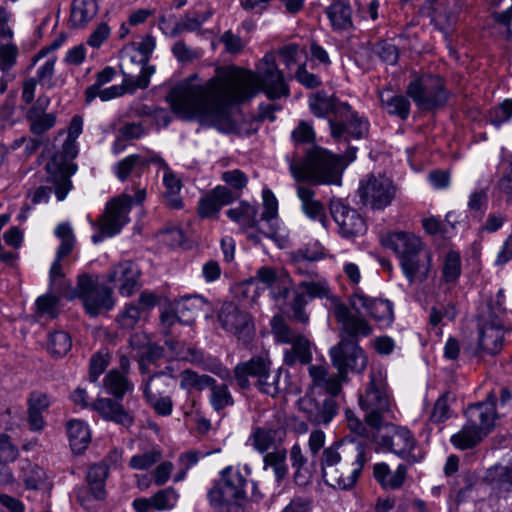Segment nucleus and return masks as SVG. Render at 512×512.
<instances>
[{
    "label": "nucleus",
    "mask_w": 512,
    "mask_h": 512,
    "mask_svg": "<svg viewBox=\"0 0 512 512\" xmlns=\"http://www.w3.org/2000/svg\"><path fill=\"white\" fill-rule=\"evenodd\" d=\"M198 80L197 73L191 74L176 83L166 96L171 110L182 119L218 117L228 106L243 103L259 92L272 101L290 95L283 72L271 53L263 56L256 71L219 66L204 84H196Z\"/></svg>",
    "instance_id": "f257e3e1"
},
{
    "label": "nucleus",
    "mask_w": 512,
    "mask_h": 512,
    "mask_svg": "<svg viewBox=\"0 0 512 512\" xmlns=\"http://www.w3.org/2000/svg\"><path fill=\"white\" fill-rule=\"evenodd\" d=\"M368 445L358 440H340L323 449L320 469L323 481L339 490H350L371 460Z\"/></svg>",
    "instance_id": "f03ea898"
},
{
    "label": "nucleus",
    "mask_w": 512,
    "mask_h": 512,
    "mask_svg": "<svg viewBox=\"0 0 512 512\" xmlns=\"http://www.w3.org/2000/svg\"><path fill=\"white\" fill-rule=\"evenodd\" d=\"M381 244L395 254L410 284L428 279L433 255L418 235L410 231H391L381 237Z\"/></svg>",
    "instance_id": "7ed1b4c3"
},
{
    "label": "nucleus",
    "mask_w": 512,
    "mask_h": 512,
    "mask_svg": "<svg viewBox=\"0 0 512 512\" xmlns=\"http://www.w3.org/2000/svg\"><path fill=\"white\" fill-rule=\"evenodd\" d=\"M289 170L297 182L314 185H340L345 164L340 155L314 145L302 157H287Z\"/></svg>",
    "instance_id": "20e7f679"
},
{
    "label": "nucleus",
    "mask_w": 512,
    "mask_h": 512,
    "mask_svg": "<svg viewBox=\"0 0 512 512\" xmlns=\"http://www.w3.org/2000/svg\"><path fill=\"white\" fill-rule=\"evenodd\" d=\"M59 292L69 300L79 298L91 317L111 310L115 305L111 288L99 283L98 276L93 274L79 275L75 288L67 287Z\"/></svg>",
    "instance_id": "39448f33"
},
{
    "label": "nucleus",
    "mask_w": 512,
    "mask_h": 512,
    "mask_svg": "<svg viewBox=\"0 0 512 512\" xmlns=\"http://www.w3.org/2000/svg\"><path fill=\"white\" fill-rule=\"evenodd\" d=\"M37 82L29 77L22 82L21 100L25 105H30L25 113V119L29 125V131L35 136H43L57 124L56 112H48L51 99L41 94L35 100Z\"/></svg>",
    "instance_id": "423d86ee"
},
{
    "label": "nucleus",
    "mask_w": 512,
    "mask_h": 512,
    "mask_svg": "<svg viewBox=\"0 0 512 512\" xmlns=\"http://www.w3.org/2000/svg\"><path fill=\"white\" fill-rule=\"evenodd\" d=\"M359 405L365 412V421L372 428H380L390 412V395L382 371H370L365 392L359 397Z\"/></svg>",
    "instance_id": "0eeeda50"
},
{
    "label": "nucleus",
    "mask_w": 512,
    "mask_h": 512,
    "mask_svg": "<svg viewBox=\"0 0 512 512\" xmlns=\"http://www.w3.org/2000/svg\"><path fill=\"white\" fill-rule=\"evenodd\" d=\"M146 199V190L136 188L134 197L123 193L106 203L103 215L98 220L99 230L104 236L118 234L129 222V213L133 205H140Z\"/></svg>",
    "instance_id": "6e6552de"
},
{
    "label": "nucleus",
    "mask_w": 512,
    "mask_h": 512,
    "mask_svg": "<svg viewBox=\"0 0 512 512\" xmlns=\"http://www.w3.org/2000/svg\"><path fill=\"white\" fill-rule=\"evenodd\" d=\"M246 479L240 471L226 467L221 471L220 479L208 491V500L212 507L221 512H229L231 505L246 497Z\"/></svg>",
    "instance_id": "1a4fd4ad"
},
{
    "label": "nucleus",
    "mask_w": 512,
    "mask_h": 512,
    "mask_svg": "<svg viewBox=\"0 0 512 512\" xmlns=\"http://www.w3.org/2000/svg\"><path fill=\"white\" fill-rule=\"evenodd\" d=\"M380 448L402 459L408 465L420 463L425 452L412 431L403 426L392 425L378 441Z\"/></svg>",
    "instance_id": "9d476101"
},
{
    "label": "nucleus",
    "mask_w": 512,
    "mask_h": 512,
    "mask_svg": "<svg viewBox=\"0 0 512 512\" xmlns=\"http://www.w3.org/2000/svg\"><path fill=\"white\" fill-rule=\"evenodd\" d=\"M174 377L165 372H157L142 381L143 396L154 413L161 417H168L174 409L172 394L175 385Z\"/></svg>",
    "instance_id": "9b49d317"
},
{
    "label": "nucleus",
    "mask_w": 512,
    "mask_h": 512,
    "mask_svg": "<svg viewBox=\"0 0 512 512\" xmlns=\"http://www.w3.org/2000/svg\"><path fill=\"white\" fill-rule=\"evenodd\" d=\"M406 92L421 110L438 109L448 100L443 79L431 74H424L411 81Z\"/></svg>",
    "instance_id": "f8f14e48"
},
{
    "label": "nucleus",
    "mask_w": 512,
    "mask_h": 512,
    "mask_svg": "<svg viewBox=\"0 0 512 512\" xmlns=\"http://www.w3.org/2000/svg\"><path fill=\"white\" fill-rule=\"evenodd\" d=\"M397 188L393 181L384 175L370 174L360 181L358 195L361 203L372 209L382 211L390 206L396 197Z\"/></svg>",
    "instance_id": "ddd939ff"
},
{
    "label": "nucleus",
    "mask_w": 512,
    "mask_h": 512,
    "mask_svg": "<svg viewBox=\"0 0 512 512\" xmlns=\"http://www.w3.org/2000/svg\"><path fill=\"white\" fill-rule=\"evenodd\" d=\"M331 289L329 283L324 278L317 280H304L300 282L293 290V297L289 302L293 319L299 323L307 324L309 322V314L305 307L308 304V298H330Z\"/></svg>",
    "instance_id": "4468645a"
},
{
    "label": "nucleus",
    "mask_w": 512,
    "mask_h": 512,
    "mask_svg": "<svg viewBox=\"0 0 512 512\" xmlns=\"http://www.w3.org/2000/svg\"><path fill=\"white\" fill-rule=\"evenodd\" d=\"M223 330L234 335L239 341L248 344L255 333L253 320L249 313L241 310L233 302H225L217 315Z\"/></svg>",
    "instance_id": "2eb2a0df"
},
{
    "label": "nucleus",
    "mask_w": 512,
    "mask_h": 512,
    "mask_svg": "<svg viewBox=\"0 0 512 512\" xmlns=\"http://www.w3.org/2000/svg\"><path fill=\"white\" fill-rule=\"evenodd\" d=\"M331 137L335 141L349 142L351 139L359 140L367 136L369 121L349 105V112L339 115L337 118H329Z\"/></svg>",
    "instance_id": "dca6fc26"
},
{
    "label": "nucleus",
    "mask_w": 512,
    "mask_h": 512,
    "mask_svg": "<svg viewBox=\"0 0 512 512\" xmlns=\"http://www.w3.org/2000/svg\"><path fill=\"white\" fill-rule=\"evenodd\" d=\"M349 304L356 312L367 313L379 327H388L394 320L393 304L389 300L371 298L360 289L350 296Z\"/></svg>",
    "instance_id": "f3484780"
},
{
    "label": "nucleus",
    "mask_w": 512,
    "mask_h": 512,
    "mask_svg": "<svg viewBox=\"0 0 512 512\" xmlns=\"http://www.w3.org/2000/svg\"><path fill=\"white\" fill-rule=\"evenodd\" d=\"M334 366L340 374L348 370L362 373L367 366V356L355 340H342L330 349Z\"/></svg>",
    "instance_id": "a211bd4d"
},
{
    "label": "nucleus",
    "mask_w": 512,
    "mask_h": 512,
    "mask_svg": "<svg viewBox=\"0 0 512 512\" xmlns=\"http://www.w3.org/2000/svg\"><path fill=\"white\" fill-rule=\"evenodd\" d=\"M297 407L313 425H327L337 415L339 406L335 398L317 399L313 394H305L297 402Z\"/></svg>",
    "instance_id": "6ab92c4d"
},
{
    "label": "nucleus",
    "mask_w": 512,
    "mask_h": 512,
    "mask_svg": "<svg viewBox=\"0 0 512 512\" xmlns=\"http://www.w3.org/2000/svg\"><path fill=\"white\" fill-rule=\"evenodd\" d=\"M330 212L338 226L339 234L343 238L351 240L365 234L367 225L357 210L345 205L340 200H331Z\"/></svg>",
    "instance_id": "aec40b11"
},
{
    "label": "nucleus",
    "mask_w": 512,
    "mask_h": 512,
    "mask_svg": "<svg viewBox=\"0 0 512 512\" xmlns=\"http://www.w3.org/2000/svg\"><path fill=\"white\" fill-rule=\"evenodd\" d=\"M141 272L130 260L119 262L107 273V281L113 283L121 296L130 297L140 288Z\"/></svg>",
    "instance_id": "412c9836"
},
{
    "label": "nucleus",
    "mask_w": 512,
    "mask_h": 512,
    "mask_svg": "<svg viewBox=\"0 0 512 512\" xmlns=\"http://www.w3.org/2000/svg\"><path fill=\"white\" fill-rule=\"evenodd\" d=\"M255 280L267 287L276 301L286 300L293 286V279L285 269L268 266L257 270Z\"/></svg>",
    "instance_id": "4be33fe9"
},
{
    "label": "nucleus",
    "mask_w": 512,
    "mask_h": 512,
    "mask_svg": "<svg viewBox=\"0 0 512 512\" xmlns=\"http://www.w3.org/2000/svg\"><path fill=\"white\" fill-rule=\"evenodd\" d=\"M271 364L272 362L267 352L238 363L233 369L237 385L241 389H249L251 387L249 378L251 377L258 381L270 371Z\"/></svg>",
    "instance_id": "5701e85b"
},
{
    "label": "nucleus",
    "mask_w": 512,
    "mask_h": 512,
    "mask_svg": "<svg viewBox=\"0 0 512 512\" xmlns=\"http://www.w3.org/2000/svg\"><path fill=\"white\" fill-rule=\"evenodd\" d=\"M496 396L489 393L483 402L471 404L465 411L467 421L486 435L494 428L498 415L496 412Z\"/></svg>",
    "instance_id": "b1692460"
},
{
    "label": "nucleus",
    "mask_w": 512,
    "mask_h": 512,
    "mask_svg": "<svg viewBox=\"0 0 512 512\" xmlns=\"http://www.w3.org/2000/svg\"><path fill=\"white\" fill-rule=\"evenodd\" d=\"M234 200V192L230 188L218 185L199 199L197 214L201 219L217 218L222 207Z\"/></svg>",
    "instance_id": "393cba45"
},
{
    "label": "nucleus",
    "mask_w": 512,
    "mask_h": 512,
    "mask_svg": "<svg viewBox=\"0 0 512 512\" xmlns=\"http://www.w3.org/2000/svg\"><path fill=\"white\" fill-rule=\"evenodd\" d=\"M45 169L48 174L46 182L53 185L57 200L63 201L73 188L70 177L75 168L71 169L66 162L53 157L47 162Z\"/></svg>",
    "instance_id": "a878e982"
},
{
    "label": "nucleus",
    "mask_w": 512,
    "mask_h": 512,
    "mask_svg": "<svg viewBox=\"0 0 512 512\" xmlns=\"http://www.w3.org/2000/svg\"><path fill=\"white\" fill-rule=\"evenodd\" d=\"M289 459L293 470V482L298 487L312 484L317 472L315 461H309L299 443H295L289 451Z\"/></svg>",
    "instance_id": "bb28decb"
},
{
    "label": "nucleus",
    "mask_w": 512,
    "mask_h": 512,
    "mask_svg": "<svg viewBox=\"0 0 512 512\" xmlns=\"http://www.w3.org/2000/svg\"><path fill=\"white\" fill-rule=\"evenodd\" d=\"M95 410L104 420L130 427L134 423V415L128 411L117 400L110 398H99L92 403Z\"/></svg>",
    "instance_id": "cd10ccee"
},
{
    "label": "nucleus",
    "mask_w": 512,
    "mask_h": 512,
    "mask_svg": "<svg viewBox=\"0 0 512 512\" xmlns=\"http://www.w3.org/2000/svg\"><path fill=\"white\" fill-rule=\"evenodd\" d=\"M153 75V69L148 68V72L143 75H138L137 79H132L130 76L127 78L123 77V81L120 85H112L107 88H101L99 90V97L102 101H109L125 94H133L138 89H146L150 84V78Z\"/></svg>",
    "instance_id": "c85d7f7f"
},
{
    "label": "nucleus",
    "mask_w": 512,
    "mask_h": 512,
    "mask_svg": "<svg viewBox=\"0 0 512 512\" xmlns=\"http://www.w3.org/2000/svg\"><path fill=\"white\" fill-rule=\"evenodd\" d=\"M407 474L408 468L404 463L399 464L394 471L385 462L375 463L373 466V477L385 490L401 489L406 482Z\"/></svg>",
    "instance_id": "c756f323"
},
{
    "label": "nucleus",
    "mask_w": 512,
    "mask_h": 512,
    "mask_svg": "<svg viewBox=\"0 0 512 512\" xmlns=\"http://www.w3.org/2000/svg\"><path fill=\"white\" fill-rule=\"evenodd\" d=\"M334 316L337 322L342 325L343 331L352 338L359 336L367 337L372 332V328L368 322L362 317L353 315L343 303L335 306Z\"/></svg>",
    "instance_id": "7c9ffc66"
},
{
    "label": "nucleus",
    "mask_w": 512,
    "mask_h": 512,
    "mask_svg": "<svg viewBox=\"0 0 512 512\" xmlns=\"http://www.w3.org/2000/svg\"><path fill=\"white\" fill-rule=\"evenodd\" d=\"M503 339V326L499 321L485 322L479 329V352L497 354L503 346Z\"/></svg>",
    "instance_id": "2f4dec72"
},
{
    "label": "nucleus",
    "mask_w": 512,
    "mask_h": 512,
    "mask_svg": "<svg viewBox=\"0 0 512 512\" xmlns=\"http://www.w3.org/2000/svg\"><path fill=\"white\" fill-rule=\"evenodd\" d=\"M352 13L353 10L349 0L333 1L325 9L331 28L337 33L350 31L354 28Z\"/></svg>",
    "instance_id": "473e14b6"
},
{
    "label": "nucleus",
    "mask_w": 512,
    "mask_h": 512,
    "mask_svg": "<svg viewBox=\"0 0 512 512\" xmlns=\"http://www.w3.org/2000/svg\"><path fill=\"white\" fill-rule=\"evenodd\" d=\"M313 115L318 118H324L332 114V118L349 112V104L341 102L337 98L327 96L324 93H317L309 103Z\"/></svg>",
    "instance_id": "72a5a7b5"
},
{
    "label": "nucleus",
    "mask_w": 512,
    "mask_h": 512,
    "mask_svg": "<svg viewBox=\"0 0 512 512\" xmlns=\"http://www.w3.org/2000/svg\"><path fill=\"white\" fill-rule=\"evenodd\" d=\"M484 482L492 491L501 496L512 489V465H494L485 472Z\"/></svg>",
    "instance_id": "f704fd0d"
},
{
    "label": "nucleus",
    "mask_w": 512,
    "mask_h": 512,
    "mask_svg": "<svg viewBox=\"0 0 512 512\" xmlns=\"http://www.w3.org/2000/svg\"><path fill=\"white\" fill-rule=\"evenodd\" d=\"M146 168V160L140 154H131L118 161L113 172L118 180L126 181L129 177L140 178Z\"/></svg>",
    "instance_id": "c9c22d12"
},
{
    "label": "nucleus",
    "mask_w": 512,
    "mask_h": 512,
    "mask_svg": "<svg viewBox=\"0 0 512 512\" xmlns=\"http://www.w3.org/2000/svg\"><path fill=\"white\" fill-rule=\"evenodd\" d=\"M289 348L283 352V363L286 366H294L297 363L302 365L310 363L312 360L311 342L305 337H300L299 340L288 343Z\"/></svg>",
    "instance_id": "e433bc0d"
},
{
    "label": "nucleus",
    "mask_w": 512,
    "mask_h": 512,
    "mask_svg": "<svg viewBox=\"0 0 512 512\" xmlns=\"http://www.w3.org/2000/svg\"><path fill=\"white\" fill-rule=\"evenodd\" d=\"M18 448L12 443L7 434L0 435V484H8L13 481V474L8 466L9 462L16 460Z\"/></svg>",
    "instance_id": "4c0bfd02"
},
{
    "label": "nucleus",
    "mask_w": 512,
    "mask_h": 512,
    "mask_svg": "<svg viewBox=\"0 0 512 512\" xmlns=\"http://www.w3.org/2000/svg\"><path fill=\"white\" fill-rule=\"evenodd\" d=\"M99 5L93 0H73L70 23L74 28H84L98 13Z\"/></svg>",
    "instance_id": "58836bf2"
},
{
    "label": "nucleus",
    "mask_w": 512,
    "mask_h": 512,
    "mask_svg": "<svg viewBox=\"0 0 512 512\" xmlns=\"http://www.w3.org/2000/svg\"><path fill=\"white\" fill-rule=\"evenodd\" d=\"M67 435L74 453H82L91 440L90 430L82 420H69L66 424Z\"/></svg>",
    "instance_id": "ea45409f"
},
{
    "label": "nucleus",
    "mask_w": 512,
    "mask_h": 512,
    "mask_svg": "<svg viewBox=\"0 0 512 512\" xmlns=\"http://www.w3.org/2000/svg\"><path fill=\"white\" fill-rule=\"evenodd\" d=\"M284 431L272 428L257 427L250 435V441L256 451L261 454L268 453L269 449L275 448L277 442H281Z\"/></svg>",
    "instance_id": "a19ab883"
},
{
    "label": "nucleus",
    "mask_w": 512,
    "mask_h": 512,
    "mask_svg": "<svg viewBox=\"0 0 512 512\" xmlns=\"http://www.w3.org/2000/svg\"><path fill=\"white\" fill-rule=\"evenodd\" d=\"M108 467L104 463H96L89 467L86 475V483L89 486L92 497L97 501L106 497L105 481L108 477Z\"/></svg>",
    "instance_id": "79ce46f5"
},
{
    "label": "nucleus",
    "mask_w": 512,
    "mask_h": 512,
    "mask_svg": "<svg viewBox=\"0 0 512 512\" xmlns=\"http://www.w3.org/2000/svg\"><path fill=\"white\" fill-rule=\"evenodd\" d=\"M297 196L301 200L304 213L313 220L324 222L326 219L324 205L315 199L312 188L300 185L297 187Z\"/></svg>",
    "instance_id": "37998d69"
},
{
    "label": "nucleus",
    "mask_w": 512,
    "mask_h": 512,
    "mask_svg": "<svg viewBox=\"0 0 512 512\" xmlns=\"http://www.w3.org/2000/svg\"><path fill=\"white\" fill-rule=\"evenodd\" d=\"M485 436L483 431L467 421L460 431L451 436L450 442L456 449L468 450L477 446Z\"/></svg>",
    "instance_id": "c03bdc74"
},
{
    "label": "nucleus",
    "mask_w": 512,
    "mask_h": 512,
    "mask_svg": "<svg viewBox=\"0 0 512 512\" xmlns=\"http://www.w3.org/2000/svg\"><path fill=\"white\" fill-rule=\"evenodd\" d=\"M18 477L26 489L37 490L45 481L46 473L38 464L33 463L28 459H21L19 461Z\"/></svg>",
    "instance_id": "a18cd8bd"
},
{
    "label": "nucleus",
    "mask_w": 512,
    "mask_h": 512,
    "mask_svg": "<svg viewBox=\"0 0 512 512\" xmlns=\"http://www.w3.org/2000/svg\"><path fill=\"white\" fill-rule=\"evenodd\" d=\"M257 207L248 202H240L238 206L227 210V217L240 225V227L248 234L254 229L257 218Z\"/></svg>",
    "instance_id": "49530a36"
},
{
    "label": "nucleus",
    "mask_w": 512,
    "mask_h": 512,
    "mask_svg": "<svg viewBox=\"0 0 512 512\" xmlns=\"http://www.w3.org/2000/svg\"><path fill=\"white\" fill-rule=\"evenodd\" d=\"M163 185L165 187L164 199L166 205L172 209L183 208V200L180 196L183 184L181 179L171 170V168H167L164 172Z\"/></svg>",
    "instance_id": "de8ad7c7"
},
{
    "label": "nucleus",
    "mask_w": 512,
    "mask_h": 512,
    "mask_svg": "<svg viewBox=\"0 0 512 512\" xmlns=\"http://www.w3.org/2000/svg\"><path fill=\"white\" fill-rule=\"evenodd\" d=\"M287 450L283 447H275L263 457L264 469L271 468L275 480L278 484L282 483L288 475V466L286 464Z\"/></svg>",
    "instance_id": "09e8293b"
},
{
    "label": "nucleus",
    "mask_w": 512,
    "mask_h": 512,
    "mask_svg": "<svg viewBox=\"0 0 512 512\" xmlns=\"http://www.w3.org/2000/svg\"><path fill=\"white\" fill-rule=\"evenodd\" d=\"M208 306V301L200 295L183 296L177 306V313L182 316L184 323L191 325L196 315Z\"/></svg>",
    "instance_id": "8fccbe9b"
},
{
    "label": "nucleus",
    "mask_w": 512,
    "mask_h": 512,
    "mask_svg": "<svg viewBox=\"0 0 512 512\" xmlns=\"http://www.w3.org/2000/svg\"><path fill=\"white\" fill-rule=\"evenodd\" d=\"M103 385L107 393L113 395L117 400H121L125 393L133 390L134 387L125 374L117 369H112L107 373L103 379Z\"/></svg>",
    "instance_id": "3c124183"
},
{
    "label": "nucleus",
    "mask_w": 512,
    "mask_h": 512,
    "mask_svg": "<svg viewBox=\"0 0 512 512\" xmlns=\"http://www.w3.org/2000/svg\"><path fill=\"white\" fill-rule=\"evenodd\" d=\"M271 333L277 343L288 344L305 337L303 333L290 327L281 315H274L270 321Z\"/></svg>",
    "instance_id": "603ef678"
},
{
    "label": "nucleus",
    "mask_w": 512,
    "mask_h": 512,
    "mask_svg": "<svg viewBox=\"0 0 512 512\" xmlns=\"http://www.w3.org/2000/svg\"><path fill=\"white\" fill-rule=\"evenodd\" d=\"M163 458V451L159 446H151L133 455L129 460V467L133 470H148Z\"/></svg>",
    "instance_id": "864d4df0"
},
{
    "label": "nucleus",
    "mask_w": 512,
    "mask_h": 512,
    "mask_svg": "<svg viewBox=\"0 0 512 512\" xmlns=\"http://www.w3.org/2000/svg\"><path fill=\"white\" fill-rule=\"evenodd\" d=\"M382 107L390 115H395L402 120H406L410 114V102L404 95H385L380 94Z\"/></svg>",
    "instance_id": "5fc2aeb1"
},
{
    "label": "nucleus",
    "mask_w": 512,
    "mask_h": 512,
    "mask_svg": "<svg viewBox=\"0 0 512 512\" xmlns=\"http://www.w3.org/2000/svg\"><path fill=\"white\" fill-rule=\"evenodd\" d=\"M180 388L183 390L203 391L213 385L214 378L207 374H199L194 370L185 369L179 374Z\"/></svg>",
    "instance_id": "6e6d98bb"
},
{
    "label": "nucleus",
    "mask_w": 512,
    "mask_h": 512,
    "mask_svg": "<svg viewBox=\"0 0 512 512\" xmlns=\"http://www.w3.org/2000/svg\"><path fill=\"white\" fill-rule=\"evenodd\" d=\"M209 389V402L216 412H220L225 408L234 405V398L229 390V387L226 384H219L214 379L213 385L209 386Z\"/></svg>",
    "instance_id": "4d7b16f0"
},
{
    "label": "nucleus",
    "mask_w": 512,
    "mask_h": 512,
    "mask_svg": "<svg viewBox=\"0 0 512 512\" xmlns=\"http://www.w3.org/2000/svg\"><path fill=\"white\" fill-rule=\"evenodd\" d=\"M156 40L151 35H146L141 39L137 44H132L130 48L139 54L138 63L140 64V74L143 75L145 72H148V68L153 69V74L156 69L155 66L149 65L150 57L155 50Z\"/></svg>",
    "instance_id": "13d9d810"
},
{
    "label": "nucleus",
    "mask_w": 512,
    "mask_h": 512,
    "mask_svg": "<svg viewBox=\"0 0 512 512\" xmlns=\"http://www.w3.org/2000/svg\"><path fill=\"white\" fill-rule=\"evenodd\" d=\"M55 236L60 240L56 255L58 258H65L71 254L76 244V237L73 228L67 222L57 225L54 231Z\"/></svg>",
    "instance_id": "bf43d9fd"
},
{
    "label": "nucleus",
    "mask_w": 512,
    "mask_h": 512,
    "mask_svg": "<svg viewBox=\"0 0 512 512\" xmlns=\"http://www.w3.org/2000/svg\"><path fill=\"white\" fill-rule=\"evenodd\" d=\"M116 76V70L111 66H106L95 75V82L85 89L86 104L92 103L99 94V90L106 84L110 83Z\"/></svg>",
    "instance_id": "052dcab7"
},
{
    "label": "nucleus",
    "mask_w": 512,
    "mask_h": 512,
    "mask_svg": "<svg viewBox=\"0 0 512 512\" xmlns=\"http://www.w3.org/2000/svg\"><path fill=\"white\" fill-rule=\"evenodd\" d=\"M151 498L154 510L168 511L176 506L179 494L175 488L167 487L157 491Z\"/></svg>",
    "instance_id": "680f3d73"
},
{
    "label": "nucleus",
    "mask_w": 512,
    "mask_h": 512,
    "mask_svg": "<svg viewBox=\"0 0 512 512\" xmlns=\"http://www.w3.org/2000/svg\"><path fill=\"white\" fill-rule=\"evenodd\" d=\"M252 230L247 237L256 244L261 242L262 237L274 238L277 234V219H263L261 215L260 220L256 219V225Z\"/></svg>",
    "instance_id": "e2e57ef3"
},
{
    "label": "nucleus",
    "mask_w": 512,
    "mask_h": 512,
    "mask_svg": "<svg viewBox=\"0 0 512 512\" xmlns=\"http://www.w3.org/2000/svg\"><path fill=\"white\" fill-rule=\"evenodd\" d=\"M72 341L68 333L64 331H55L50 333L48 339L49 352L57 357L64 356L71 349Z\"/></svg>",
    "instance_id": "0e129e2a"
},
{
    "label": "nucleus",
    "mask_w": 512,
    "mask_h": 512,
    "mask_svg": "<svg viewBox=\"0 0 512 512\" xmlns=\"http://www.w3.org/2000/svg\"><path fill=\"white\" fill-rule=\"evenodd\" d=\"M461 274V258L459 253L450 251L446 254L442 267V277L445 282H455Z\"/></svg>",
    "instance_id": "69168bd1"
},
{
    "label": "nucleus",
    "mask_w": 512,
    "mask_h": 512,
    "mask_svg": "<svg viewBox=\"0 0 512 512\" xmlns=\"http://www.w3.org/2000/svg\"><path fill=\"white\" fill-rule=\"evenodd\" d=\"M468 211L474 218L481 219L488 206V193L486 189H479L472 192L468 199Z\"/></svg>",
    "instance_id": "338daca9"
},
{
    "label": "nucleus",
    "mask_w": 512,
    "mask_h": 512,
    "mask_svg": "<svg viewBox=\"0 0 512 512\" xmlns=\"http://www.w3.org/2000/svg\"><path fill=\"white\" fill-rule=\"evenodd\" d=\"M141 317V311L134 304H127L116 317V323L122 330H132L138 324Z\"/></svg>",
    "instance_id": "774afa93"
}]
</instances>
